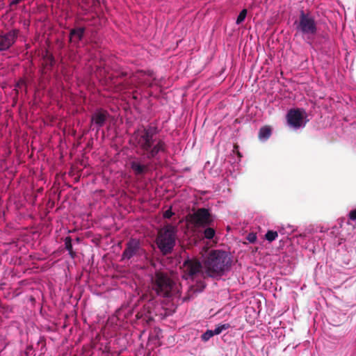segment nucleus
Returning a JSON list of instances; mask_svg holds the SVG:
<instances>
[{"mask_svg":"<svg viewBox=\"0 0 356 356\" xmlns=\"http://www.w3.org/2000/svg\"><path fill=\"white\" fill-rule=\"evenodd\" d=\"M203 234L204 238L207 239H211L215 236L216 231L211 227H207L204 229Z\"/></svg>","mask_w":356,"mask_h":356,"instance_id":"nucleus-19","label":"nucleus"},{"mask_svg":"<svg viewBox=\"0 0 356 356\" xmlns=\"http://www.w3.org/2000/svg\"><path fill=\"white\" fill-rule=\"evenodd\" d=\"M202 257L204 273L209 277H221L231 268L232 260L224 250H207Z\"/></svg>","mask_w":356,"mask_h":356,"instance_id":"nucleus-2","label":"nucleus"},{"mask_svg":"<svg viewBox=\"0 0 356 356\" xmlns=\"http://www.w3.org/2000/svg\"><path fill=\"white\" fill-rule=\"evenodd\" d=\"M25 82L24 80L19 81L16 84V88H20L22 86L24 85Z\"/></svg>","mask_w":356,"mask_h":356,"instance_id":"nucleus-27","label":"nucleus"},{"mask_svg":"<svg viewBox=\"0 0 356 356\" xmlns=\"http://www.w3.org/2000/svg\"><path fill=\"white\" fill-rule=\"evenodd\" d=\"M54 64V58L53 57L52 55H48L47 54L44 57V65L46 66V67H51Z\"/></svg>","mask_w":356,"mask_h":356,"instance_id":"nucleus-21","label":"nucleus"},{"mask_svg":"<svg viewBox=\"0 0 356 356\" xmlns=\"http://www.w3.org/2000/svg\"><path fill=\"white\" fill-rule=\"evenodd\" d=\"M65 249L69 252L70 257L74 259L76 257V253L73 251L72 245V238L70 236H67L65 238Z\"/></svg>","mask_w":356,"mask_h":356,"instance_id":"nucleus-16","label":"nucleus"},{"mask_svg":"<svg viewBox=\"0 0 356 356\" xmlns=\"http://www.w3.org/2000/svg\"><path fill=\"white\" fill-rule=\"evenodd\" d=\"M257 239V236H255V234H250L248 236V240L250 242V243H254Z\"/></svg>","mask_w":356,"mask_h":356,"instance_id":"nucleus-26","label":"nucleus"},{"mask_svg":"<svg viewBox=\"0 0 356 356\" xmlns=\"http://www.w3.org/2000/svg\"><path fill=\"white\" fill-rule=\"evenodd\" d=\"M85 32V28L79 27L77 29H73L70 33V40L74 43H79L83 37Z\"/></svg>","mask_w":356,"mask_h":356,"instance_id":"nucleus-14","label":"nucleus"},{"mask_svg":"<svg viewBox=\"0 0 356 356\" xmlns=\"http://www.w3.org/2000/svg\"><path fill=\"white\" fill-rule=\"evenodd\" d=\"M152 280V288L157 295L162 297H169L171 296L175 282L167 273L156 271Z\"/></svg>","mask_w":356,"mask_h":356,"instance_id":"nucleus-6","label":"nucleus"},{"mask_svg":"<svg viewBox=\"0 0 356 356\" xmlns=\"http://www.w3.org/2000/svg\"><path fill=\"white\" fill-rule=\"evenodd\" d=\"M17 31H10L5 34H0V51L8 49L16 41Z\"/></svg>","mask_w":356,"mask_h":356,"instance_id":"nucleus-13","label":"nucleus"},{"mask_svg":"<svg viewBox=\"0 0 356 356\" xmlns=\"http://www.w3.org/2000/svg\"><path fill=\"white\" fill-rule=\"evenodd\" d=\"M296 34L306 36L307 39L314 37L317 33V24L314 17L309 13L301 10L298 20L294 22Z\"/></svg>","mask_w":356,"mask_h":356,"instance_id":"nucleus-5","label":"nucleus"},{"mask_svg":"<svg viewBox=\"0 0 356 356\" xmlns=\"http://www.w3.org/2000/svg\"><path fill=\"white\" fill-rule=\"evenodd\" d=\"M191 221L196 227H206L210 225L213 218L209 210L205 208H200L190 216Z\"/></svg>","mask_w":356,"mask_h":356,"instance_id":"nucleus-9","label":"nucleus"},{"mask_svg":"<svg viewBox=\"0 0 356 356\" xmlns=\"http://www.w3.org/2000/svg\"><path fill=\"white\" fill-rule=\"evenodd\" d=\"M205 286V284L203 282L200 281L197 282V285L191 286L189 291H193V293L201 292L203 291Z\"/></svg>","mask_w":356,"mask_h":356,"instance_id":"nucleus-18","label":"nucleus"},{"mask_svg":"<svg viewBox=\"0 0 356 356\" xmlns=\"http://www.w3.org/2000/svg\"><path fill=\"white\" fill-rule=\"evenodd\" d=\"M278 236V234L275 231L269 230L265 235L266 239L269 242L275 241Z\"/></svg>","mask_w":356,"mask_h":356,"instance_id":"nucleus-20","label":"nucleus"},{"mask_svg":"<svg viewBox=\"0 0 356 356\" xmlns=\"http://www.w3.org/2000/svg\"><path fill=\"white\" fill-rule=\"evenodd\" d=\"M246 15H247V10L243 9L240 12L239 15L237 17L236 22V24H241L245 20Z\"/></svg>","mask_w":356,"mask_h":356,"instance_id":"nucleus-23","label":"nucleus"},{"mask_svg":"<svg viewBox=\"0 0 356 356\" xmlns=\"http://www.w3.org/2000/svg\"><path fill=\"white\" fill-rule=\"evenodd\" d=\"M272 129L269 126L262 127L259 131V138L261 140H266L271 136Z\"/></svg>","mask_w":356,"mask_h":356,"instance_id":"nucleus-15","label":"nucleus"},{"mask_svg":"<svg viewBox=\"0 0 356 356\" xmlns=\"http://www.w3.org/2000/svg\"><path fill=\"white\" fill-rule=\"evenodd\" d=\"M145 250L140 245L139 240L131 238L126 244V248L122 254V259H130L134 257H140Z\"/></svg>","mask_w":356,"mask_h":356,"instance_id":"nucleus-10","label":"nucleus"},{"mask_svg":"<svg viewBox=\"0 0 356 356\" xmlns=\"http://www.w3.org/2000/svg\"><path fill=\"white\" fill-rule=\"evenodd\" d=\"M177 231V227L171 224H168L159 230L156 243L163 255L172 252L175 245Z\"/></svg>","mask_w":356,"mask_h":356,"instance_id":"nucleus-4","label":"nucleus"},{"mask_svg":"<svg viewBox=\"0 0 356 356\" xmlns=\"http://www.w3.org/2000/svg\"><path fill=\"white\" fill-rule=\"evenodd\" d=\"M129 167L133 174L139 177H143L149 170V165L143 163L138 158L130 161Z\"/></svg>","mask_w":356,"mask_h":356,"instance_id":"nucleus-12","label":"nucleus"},{"mask_svg":"<svg viewBox=\"0 0 356 356\" xmlns=\"http://www.w3.org/2000/svg\"><path fill=\"white\" fill-rule=\"evenodd\" d=\"M183 277L186 280H193L198 275L205 278L207 276L204 273V265L197 259H187L182 265Z\"/></svg>","mask_w":356,"mask_h":356,"instance_id":"nucleus-7","label":"nucleus"},{"mask_svg":"<svg viewBox=\"0 0 356 356\" xmlns=\"http://www.w3.org/2000/svg\"><path fill=\"white\" fill-rule=\"evenodd\" d=\"M286 118L288 125L296 129L305 127L309 121L305 110L299 108L289 110Z\"/></svg>","mask_w":356,"mask_h":356,"instance_id":"nucleus-8","label":"nucleus"},{"mask_svg":"<svg viewBox=\"0 0 356 356\" xmlns=\"http://www.w3.org/2000/svg\"><path fill=\"white\" fill-rule=\"evenodd\" d=\"M348 216L350 220L353 221L356 220V209L350 211Z\"/></svg>","mask_w":356,"mask_h":356,"instance_id":"nucleus-25","label":"nucleus"},{"mask_svg":"<svg viewBox=\"0 0 356 356\" xmlns=\"http://www.w3.org/2000/svg\"><path fill=\"white\" fill-rule=\"evenodd\" d=\"M174 213H172L171 209L166 210L163 213V218H170Z\"/></svg>","mask_w":356,"mask_h":356,"instance_id":"nucleus-24","label":"nucleus"},{"mask_svg":"<svg viewBox=\"0 0 356 356\" xmlns=\"http://www.w3.org/2000/svg\"><path fill=\"white\" fill-rule=\"evenodd\" d=\"M145 75H147L146 72H138L123 82H119V79L127 76V73L121 72L116 77L109 76V79H111V86L113 88L115 92H121L141 85H151L152 83L149 81H146L144 79ZM147 75L152 76V72H148Z\"/></svg>","mask_w":356,"mask_h":356,"instance_id":"nucleus-3","label":"nucleus"},{"mask_svg":"<svg viewBox=\"0 0 356 356\" xmlns=\"http://www.w3.org/2000/svg\"><path fill=\"white\" fill-rule=\"evenodd\" d=\"M109 117L110 115L107 111L102 108L97 109L91 115L90 127H94L92 129H96L98 132L101 127L104 126Z\"/></svg>","mask_w":356,"mask_h":356,"instance_id":"nucleus-11","label":"nucleus"},{"mask_svg":"<svg viewBox=\"0 0 356 356\" xmlns=\"http://www.w3.org/2000/svg\"><path fill=\"white\" fill-rule=\"evenodd\" d=\"M156 128L144 127L134 131L130 138V143L141 150V155L148 160L157 158L159 152H165L167 145L163 140L155 138Z\"/></svg>","mask_w":356,"mask_h":356,"instance_id":"nucleus-1","label":"nucleus"},{"mask_svg":"<svg viewBox=\"0 0 356 356\" xmlns=\"http://www.w3.org/2000/svg\"><path fill=\"white\" fill-rule=\"evenodd\" d=\"M214 335L213 330H208L201 336V339L203 341H207Z\"/></svg>","mask_w":356,"mask_h":356,"instance_id":"nucleus-22","label":"nucleus"},{"mask_svg":"<svg viewBox=\"0 0 356 356\" xmlns=\"http://www.w3.org/2000/svg\"><path fill=\"white\" fill-rule=\"evenodd\" d=\"M231 327L229 323L220 324L213 330L216 335L220 334L222 331L229 329Z\"/></svg>","mask_w":356,"mask_h":356,"instance_id":"nucleus-17","label":"nucleus"}]
</instances>
